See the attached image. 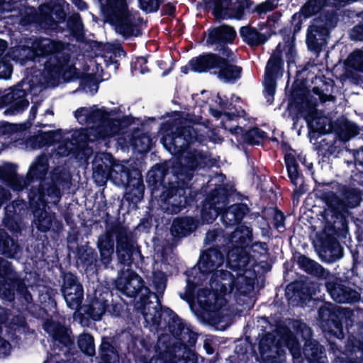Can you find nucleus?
<instances>
[{
  "label": "nucleus",
  "instance_id": "43",
  "mask_svg": "<svg viewBox=\"0 0 363 363\" xmlns=\"http://www.w3.org/2000/svg\"><path fill=\"white\" fill-rule=\"evenodd\" d=\"M296 257L298 267L308 274L324 280L329 277L330 272L315 261L301 253Z\"/></svg>",
  "mask_w": 363,
  "mask_h": 363
},
{
  "label": "nucleus",
  "instance_id": "3",
  "mask_svg": "<svg viewBox=\"0 0 363 363\" xmlns=\"http://www.w3.org/2000/svg\"><path fill=\"white\" fill-rule=\"evenodd\" d=\"M250 211L245 203L228 206L221 211V222L225 228L236 226L229 236V247L226 251L227 264L230 269L236 271L237 276L245 271L252 258V229L241 224L244 217Z\"/></svg>",
  "mask_w": 363,
  "mask_h": 363
},
{
  "label": "nucleus",
  "instance_id": "63",
  "mask_svg": "<svg viewBox=\"0 0 363 363\" xmlns=\"http://www.w3.org/2000/svg\"><path fill=\"white\" fill-rule=\"evenodd\" d=\"M89 143H92L89 128H80L72 134V144L77 147H86Z\"/></svg>",
  "mask_w": 363,
  "mask_h": 363
},
{
  "label": "nucleus",
  "instance_id": "28",
  "mask_svg": "<svg viewBox=\"0 0 363 363\" xmlns=\"http://www.w3.org/2000/svg\"><path fill=\"white\" fill-rule=\"evenodd\" d=\"M116 253L118 262L124 266L130 267L134 262V255L140 251L134 247L133 242L123 230H119L116 234Z\"/></svg>",
  "mask_w": 363,
  "mask_h": 363
},
{
  "label": "nucleus",
  "instance_id": "31",
  "mask_svg": "<svg viewBox=\"0 0 363 363\" xmlns=\"http://www.w3.org/2000/svg\"><path fill=\"white\" fill-rule=\"evenodd\" d=\"M317 106L318 104H315L303 113L298 114V119L303 118L308 129L313 133L320 135L331 133L329 129L330 123H328V119L323 117L322 113L317 109Z\"/></svg>",
  "mask_w": 363,
  "mask_h": 363
},
{
  "label": "nucleus",
  "instance_id": "15",
  "mask_svg": "<svg viewBox=\"0 0 363 363\" xmlns=\"http://www.w3.org/2000/svg\"><path fill=\"white\" fill-rule=\"evenodd\" d=\"M93 178L96 182H104L108 178H112L117 184L132 164L117 161L110 153H105L99 159L95 158L93 163Z\"/></svg>",
  "mask_w": 363,
  "mask_h": 363
},
{
  "label": "nucleus",
  "instance_id": "53",
  "mask_svg": "<svg viewBox=\"0 0 363 363\" xmlns=\"http://www.w3.org/2000/svg\"><path fill=\"white\" fill-rule=\"evenodd\" d=\"M321 199L327 206L331 216L340 213H348L343 201L334 191L323 192Z\"/></svg>",
  "mask_w": 363,
  "mask_h": 363
},
{
  "label": "nucleus",
  "instance_id": "62",
  "mask_svg": "<svg viewBox=\"0 0 363 363\" xmlns=\"http://www.w3.org/2000/svg\"><path fill=\"white\" fill-rule=\"evenodd\" d=\"M77 345L85 354L92 356L95 353L94 340L92 335L84 333L79 336Z\"/></svg>",
  "mask_w": 363,
  "mask_h": 363
},
{
  "label": "nucleus",
  "instance_id": "41",
  "mask_svg": "<svg viewBox=\"0 0 363 363\" xmlns=\"http://www.w3.org/2000/svg\"><path fill=\"white\" fill-rule=\"evenodd\" d=\"M74 117L79 121L82 117H84V121L107 123V125L111 126L114 121L109 118L110 113L104 107L90 110L86 107H80L74 112Z\"/></svg>",
  "mask_w": 363,
  "mask_h": 363
},
{
  "label": "nucleus",
  "instance_id": "12",
  "mask_svg": "<svg viewBox=\"0 0 363 363\" xmlns=\"http://www.w3.org/2000/svg\"><path fill=\"white\" fill-rule=\"evenodd\" d=\"M255 2L252 0H201L196 3V9L206 12L212 10L216 20H242L245 10H249Z\"/></svg>",
  "mask_w": 363,
  "mask_h": 363
},
{
  "label": "nucleus",
  "instance_id": "49",
  "mask_svg": "<svg viewBox=\"0 0 363 363\" xmlns=\"http://www.w3.org/2000/svg\"><path fill=\"white\" fill-rule=\"evenodd\" d=\"M284 65L282 49L281 43H279L267 62L264 77L277 79L279 74H282Z\"/></svg>",
  "mask_w": 363,
  "mask_h": 363
},
{
  "label": "nucleus",
  "instance_id": "56",
  "mask_svg": "<svg viewBox=\"0 0 363 363\" xmlns=\"http://www.w3.org/2000/svg\"><path fill=\"white\" fill-rule=\"evenodd\" d=\"M344 203L345 208H354L357 207L362 201V193L359 189L346 187L342 191Z\"/></svg>",
  "mask_w": 363,
  "mask_h": 363
},
{
  "label": "nucleus",
  "instance_id": "22",
  "mask_svg": "<svg viewBox=\"0 0 363 363\" xmlns=\"http://www.w3.org/2000/svg\"><path fill=\"white\" fill-rule=\"evenodd\" d=\"M20 200H14L7 204L4 209V216L0 229H6L14 237H19L23 228V219L21 213L17 211L21 206Z\"/></svg>",
  "mask_w": 363,
  "mask_h": 363
},
{
  "label": "nucleus",
  "instance_id": "45",
  "mask_svg": "<svg viewBox=\"0 0 363 363\" xmlns=\"http://www.w3.org/2000/svg\"><path fill=\"white\" fill-rule=\"evenodd\" d=\"M329 129L331 133L335 134L336 138L342 141H347L357 134V128L355 124L347 119H337L330 122Z\"/></svg>",
  "mask_w": 363,
  "mask_h": 363
},
{
  "label": "nucleus",
  "instance_id": "26",
  "mask_svg": "<svg viewBox=\"0 0 363 363\" xmlns=\"http://www.w3.org/2000/svg\"><path fill=\"white\" fill-rule=\"evenodd\" d=\"M312 295L311 288L301 281H292L285 289L286 298L292 306H304L311 300Z\"/></svg>",
  "mask_w": 363,
  "mask_h": 363
},
{
  "label": "nucleus",
  "instance_id": "19",
  "mask_svg": "<svg viewBox=\"0 0 363 363\" xmlns=\"http://www.w3.org/2000/svg\"><path fill=\"white\" fill-rule=\"evenodd\" d=\"M316 104L309 95L308 90L302 81L296 79L291 86L290 104L291 119L294 123L298 121V115L303 113L308 108Z\"/></svg>",
  "mask_w": 363,
  "mask_h": 363
},
{
  "label": "nucleus",
  "instance_id": "24",
  "mask_svg": "<svg viewBox=\"0 0 363 363\" xmlns=\"http://www.w3.org/2000/svg\"><path fill=\"white\" fill-rule=\"evenodd\" d=\"M31 201H28L30 208L34 216V223L38 230L43 233L48 231L52 223L51 216L46 211L48 202L43 200V196H36L32 192Z\"/></svg>",
  "mask_w": 363,
  "mask_h": 363
},
{
  "label": "nucleus",
  "instance_id": "64",
  "mask_svg": "<svg viewBox=\"0 0 363 363\" xmlns=\"http://www.w3.org/2000/svg\"><path fill=\"white\" fill-rule=\"evenodd\" d=\"M56 291L49 288L45 294L40 296L41 303L43 305V309L46 311L55 312L57 310V302L55 300Z\"/></svg>",
  "mask_w": 363,
  "mask_h": 363
},
{
  "label": "nucleus",
  "instance_id": "33",
  "mask_svg": "<svg viewBox=\"0 0 363 363\" xmlns=\"http://www.w3.org/2000/svg\"><path fill=\"white\" fill-rule=\"evenodd\" d=\"M242 72L243 69L241 66L221 56L214 76L224 83L235 84L241 79Z\"/></svg>",
  "mask_w": 363,
  "mask_h": 363
},
{
  "label": "nucleus",
  "instance_id": "18",
  "mask_svg": "<svg viewBox=\"0 0 363 363\" xmlns=\"http://www.w3.org/2000/svg\"><path fill=\"white\" fill-rule=\"evenodd\" d=\"M229 247V242L222 247L216 246L203 250L196 264V269L202 275H209L227 262L226 251ZM228 268V266L226 264Z\"/></svg>",
  "mask_w": 363,
  "mask_h": 363
},
{
  "label": "nucleus",
  "instance_id": "34",
  "mask_svg": "<svg viewBox=\"0 0 363 363\" xmlns=\"http://www.w3.org/2000/svg\"><path fill=\"white\" fill-rule=\"evenodd\" d=\"M96 360L97 363L120 362L119 352L113 337L108 336L102 337Z\"/></svg>",
  "mask_w": 363,
  "mask_h": 363
},
{
  "label": "nucleus",
  "instance_id": "25",
  "mask_svg": "<svg viewBox=\"0 0 363 363\" xmlns=\"http://www.w3.org/2000/svg\"><path fill=\"white\" fill-rule=\"evenodd\" d=\"M199 225V221L195 217L183 216L174 218L169 229L172 242L177 245L182 239L191 235Z\"/></svg>",
  "mask_w": 363,
  "mask_h": 363
},
{
  "label": "nucleus",
  "instance_id": "58",
  "mask_svg": "<svg viewBox=\"0 0 363 363\" xmlns=\"http://www.w3.org/2000/svg\"><path fill=\"white\" fill-rule=\"evenodd\" d=\"M132 145L139 153H147L151 149L152 139L148 133H142L133 136Z\"/></svg>",
  "mask_w": 363,
  "mask_h": 363
},
{
  "label": "nucleus",
  "instance_id": "47",
  "mask_svg": "<svg viewBox=\"0 0 363 363\" xmlns=\"http://www.w3.org/2000/svg\"><path fill=\"white\" fill-rule=\"evenodd\" d=\"M114 244V236L111 233H106L98 238L97 247L100 253V262L105 266H108L112 261Z\"/></svg>",
  "mask_w": 363,
  "mask_h": 363
},
{
  "label": "nucleus",
  "instance_id": "42",
  "mask_svg": "<svg viewBox=\"0 0 363 363\" xmlns=\"http://www.w3.org/2000/svg\"><path fill=\"white\" fill-rule=\"evenodd\" d=\"M303 354L308 363H328L325 349L316 340L304 342Z\"/></svg>",
  "mask_w": 363,
  "mask_h": 363
},
{
  "label": "nucleus",
  "instance_id": "48",
  "mask_svg": "<svg viewBox=\"0 0 363 363\" xmlns=\"http://www.w3.org/2000/svg\"><path fill=\"white\" fill-rule=\"evenodd\" d=\"M186 276V286L184 294H180V298L184 301H189L196 296L197 287L200 284V281L207 275L199 274L196 266L185 272Z\"/></svg>",
  "mask_w": 363,
  "mask_h": 363
},
{
  "label": "nucleus",
  "instance_id": "4",
  "mask_svg": "<svg viewBox=\"0 0 363 363\" xmlns=\"http://www.w3.org/2000/svg\"><path fill=\"white\" fill-rule=\"evenodd\" d=\"M173 165L167 162L155 164L147 172L146 182L151 196L160 203L164 212L177 214L192 207L194 196L185 194L179 179H174Z\"/></svg>",
  "mask_w": 363,
  "mask_h": 363
},
{
  "label": "nucleus",
  "instance_id": "37",
  "mask_svg": "<svg viewBox=\"0 0 363 363\" xmlns=\"http://www.w3.org/2000/svg\"><path fill=\"white\" fill-rule=\"evenodd\" d=\"M230 132L232 135L240 137V139H238V141L249 145H259L263 140L267 138V133L257 126L245 130L244 128L236 125L230 128Z\"/></svg>",
  "mask_w": 363,
  "mask_h": 363
},
{
  "label": "nucleus",
  "instance_id": "11",
  "mask_svg": "<svg viewBox=\"0 0 363 363\" xmlns=\"http://www.w3.org/2000/svg\"><path fill=\"white\" fill-rule=\"evenodd\" d=\"M103 13L108 23L116 27L118 32L128 38L140 33L135 16L129 11L126 0H106Z\"/></svg>",
  "mask_w": 363,
  "mask_h": 363
},
{
  "label": "nucleus",
  "instance_id": "27",
  "mask_svg": "<svg viewBox=\"0 0 363 363\" xmlns=\"http://www.w3.org/2000/svg\"><path fill=\"white\" fill-rule=\"evenodd\" d=\"M209 285L216 296H225L237 286V278L227 270L216 269L211 273Z\"/></svg>",
  "mask_w": 363,
  "mask_h": 363
},
{
  "label": "nucleus",
  "instance_id": "50",
  "mask_svg": "<svg viewBox=\"0 0 363 363\" xmlns=\"http://www.w3.org/2000/svg\"><path fill=\"white\" fill-rule=\"evenodd\" d=\"M233 191L232 187H229L227 185H220L212 190L205 199L211 203H215L216 206L220 207V210H223L228 206L230 197L233 194Z\"/></svg>",
  "mask_w": 363,
  "mask_h": 363
},
{
  "label": "nucleus",
  "instance_id": "36",
  "mask_svg": "<svg viewBox=\"0 0 363 363\" xmlns=\"http://www.w3.org/2000/svg\"><path fill=\"white\" fill-rule=\"evenodd\" d=\"M108 306V300L104 296V294L100 293L97 296L96 293L89 303L84 306L83 309L84 313L79 314L81 321H82L84 315L87 316V318H91L93 320H100Z\"/></svg>",
  "mask_w": 363,
  "mask_h": 363
},
{
  "label": "nucleus",
  "instance_id": "10",
  "mask_svg": "<svg viewBox=\"0 0 363 363\" xmlns=\"http://www.w3.org/2000/svg\"><path fill=\"white\" fill-rule=\"evenodd\" d=\"M16 294L27 303L33 301L25 279L15 270L11 262L0 258V296L11 302L14 301Z\"/></svg>",
  "mask_w": 363,
  "mask_h": 363
},
{
  "label": "nucleus",
  "instance_id": "5",
  "mask_svg": "<svg viewBox=\"0 0 363 363\" xmlns=\"http://www.w3.org/2000/svg\"><path fill=\"white\" fill-rule=\"evenodd\" d=\"M318 317L328 333L340 341L345 337V331L348 334L342 355L334 358L333 363H363V342L354 335L352 330L353 311L328 304L319 308Z\"/></svg>",
  "mask_w": 363,
  "mask_h": 363
},
{
  "label": "nucleus",
  "instance_id": "7",
  "mask_svg": "<svg viewBox=\"0 0 363 363\" xmlns=\"http://www.w3.org/2000/svg\"><path fill=\"white\" fill-rule=\"evenodd\" d=\"M184 157H177V161L172 163L174 169V179H179L180 185L184 187L186 196L190 193L194 196L193 206H198V202L203 197L201 190L196 189L190 184L194 172L204 168L208 164L207 155L201 150L196 149L186 150Z\"/></svg>",
  "mask_w": 363,
  "mask_h": 363
},
{
  "label": "nucleus",
  "instance_id": "6",
  "mask_svg": "<svg viewBox=\"0 0 363 363\" xmlns=\"http://www.w3.org/2000/svg\"><path fill=\"white\" fill-rule=\"evenodd\" d=\"M41 54L47 57L44 63V72L50 80L62 79L69 82L79 79L80 72L71 62V53L65 49L62 42L53 41L40 48Z\"/></svg>",
  "mask_w": 363,
  "mask_h": 363
},
{
  "label": "nucleus",
  "instance_id": "16",
  "mask_svg": "<svg viewBox=\"0 0 363 363\" xmlns=\"http://www.w3.org/2000/svg\"><path fill=\"white\" fill-rule=\"evenodd\" d=\"M324 285L331 298L338 303H356L360 300V294L352 287L347 279L335 277L330 273L325 279Z\"/></svg>",
  "mask_w": 363,
  "mask_h": 363
},
{
  "label": "nucleus",
  "instance_id": "38",
  "mask_svg": "<svg viewBox=\"0 0 363 363\" xmlns=\"http://www.w3.org/2000/svg\"><path fill=\"white\" fill-rule=\"evenodd\" d=\"M17 165L6 162L0 166V181L15 191L23 190V177L17 174Z\"/></svg>",
  "mask_w": 363,
  "mask_h": 363
},
{
  "label": "nucleus",
  "instance_id": "2",
  "mask_svg": "<svg viewBox=\"0 0 363 363\" xmlns=\"http://www.w3.org/2000/svg\"><path fill=\"white\" fill-rule=\"evenodd\" d=\"M158 318L156 323L160 324L161 319H164L177 342L167 335L160 337L155 348L157 359L160 363H198L197 354L191 349L197 341L196 333L169 308L163 309Z\"/></svg>",
  "mask_w": 363,
  "mask_h": 363
},
{
  "label": "nucleus",
  "instance_id": "13",
  "mask_svg": "<svg viewBox=\"0 0 363 363\" xmlns=\"http://www.w3.org/2000/svg\"><path fill=\"white\" fill-rule=\"evenodd\" d=\"M282 330L288 331V328H277L272 332L263 330L262 336L259 334L258 351L261 359L264 363H281L285 355V350L282 338Z\"/></svg>",
  "mask_w": 363,
  "mask_h": 363
},
{
  "label": "nucleus",
  "instance_id": "30",
  "mask_svg": "<svg viewBox=\"0 0 363 363\" xmlns=\"http://www.w3.org/2000/svg\"><path fill=\"white\" fill-rule=\"evenodd\" d=\"M49 167V160L46 155L41 154L37 156L30 165L26 177H23V189H28L35 181L40 182V184L43 183L45 181Z\"/></svg>",
  "mask_w": 363,
  "mask_h": 363
},
{
  "label": "nucleus",
  "instance_id": "44",
  "mask_svg": "<svg viewBox=\"0 0 363 363\" xmlns=\"http://www.w3.org/2000/svg\"><path fill=\"white\" fill-rule=\"evenodd\" d=\"M348 213H340L331 216V221L327 220L324 230L338 238H346L349 233Z\"/></svg>",
  "mask_w": 363,
  "mask_h": 363
},
{
  "label": "nucleus",
  "instance_id": "51",
  "mask_svg": "<svg viewBox=\"0 0 363 363\" xmlns=\"http://www.w3.org/2000/svg\"><path fill=\"white\" fill-rule=\"evenodd\" d=\"M77 259L86 269H93L98 265V254L94 249L90 247H77Z\"/></svg>",
  "mask_w": 363,
  "mask_h": 363
},
{
  "label": "nucleus",
  "instance_id": "1",
  "mask_svg": "<svg viewBox=\"0 0 363 363\" xmlns=\"http://www.w3.org/2000/svg\"><path fill=\"white\" fill-rule=\"evenodd\" d=\"M313 16L315 17L306 30V44L309 51L318 55L328 44L332 31L337 26L340 18L335 9L323 10L317 0H308L298 12L292 15L289 25L281 29H289V37L296 38L303 22Z\"/></svg>",
  "mask_w": 363,
  "mask_h": 363
},
{
  "label": "nucleus",
  "instance_id": "17",
  "mask_svg": "<svg viewBox=\"0 0 363 363\" xmlns=\"http://www.w3.org/2000/svg\"><path fill=\"white\" fill-rule=\"evenodd\" d=\"M121 177L122 179L117 184L125 188L123 200L127 201L129 206H136L143 199L145 192L141 171L132 165L125 175Z\"/></svg>",
  "mask_w": 363,
  "mask_h": 363
},
{
  "label": "nucleus",
  "instance_id": "61",
  "mask_svg": "<svg viewBox=\"0 0 363 363\" xmlns=\"http://www.w3.org/2000/svg\"><path fill=\"white\" fill-rule=\"evenodd\" d=\"M60 135V130L40 131L38 136L33 138V141L37 143L39 147L49 146L56 143L57 137Z\"/></svg>",
  "mask_w": 363,
  "mask_h": 363
},
{
  "label": "nucleus",
  "instance_id": "8",
  "mask_svg": "<svg viewBox=\"0 0 363 363\" xmlns=\"http://www.w3.org/2000/svg\"><path fill=\"white\" fill-rule=\"evenodd\" d=\"M114 286L117 291L128 298H135L139 296L135 307L144 316L147 315L148 306L152 303L150 298L152 295L157 297V294L145 286L143 279L139 274L132 269L121 270L114 281Z\"/></svg>",
  "mask_w": 363,
  "mask_h": 363
},
{
  "label": "nucleus",
  "instance_id": "55",
  "mask_svg": "<svg viewBox=\"0 0 363 363\" xmlns=\"http://www.w3.org/2000/svg\"><path fill=\"white\" fill-rule=\"evenodd\" d=\"M279 33L284 43V49H286V60L288 65L290 66L291 64L295 63V59L296 57V39L294 36L289 37V29H280Z\"/></svg>",
  "mask_w": 363,
  "mask_h": 363
},
{
  "label": "nucleus",
  "instance_id": "39",
  "mask_svg": "<svg viewBox=\"0 0 363 363\" xmlns=\"http://www.w3.org/2000/svg\"><path fill=\"white\" fill-rule=\"evenodd\" d=\"M239 33L242 41L251 48L265 44L272 35L270 31L262 33L250 25L240 27Z\"/></svg>",
  "mask_w": 363,
  "mask_h": 363
},
{
  "label": "nucleus",
  "instance_id": "21",
  "mask_svg": "<svg viewBox=\"0 0 363 363\" xmlns=\"http://www.w3.org/2000/svg\"><path fill=\"white\" fill-rule=\"evenodd\" d=\"M43 329L52 337L53 347H59L60 350L63 348L70 350L74 347V340L71 336L72 331L64 325L52 320H47L43 324Z\"/></svg>",
  "mask_w": 363,
  "mask_h": 363
},
{
  "label": "nucleus",
  "instance_id": "35",
  "mask_svg": "<svg viewBox=\"0 0 363 363\" xmlns=\"http://www.w3.org/2000/svg\"><path fill=\"white\" fill-rule=\"evenodd\" d=\"M236 36L237 33L234 28L228 25L210 28L208 29L206 44L208 45L231 44Z\"/></svg>",
  "mask_w": 363,
  "mask_h": 363
},
{
  "label": "nucleus",
  "instance_id": "29",
  "mask_svg": "<svg viewBox=\"0 0 363 363\" xmlns=\"http://www.w3.org/2000/svg\"><path fill=\"white\" fill-rule=\"evenodd\" d=\"M221 55L211 52H203L189 60L191 71L195 73H208L214 75L218 69Z\"/></svg>",
  "mask_w": 363,
  "mask_h": 363
},
{
  "label": "nucleus",
  "instance_id": "14",
  "mask_svg": "<svg viewBox=\"0 0 363 363\" xmlns=\"http://www.w3.org/2000/svg\"><path fill=\"white\" fill-rule=\"evenodd\" d=\"M60 291L68 308L79 311L84 301V286L76 273L60 268Z\"/></svg>",
  "mask_w": 363,
  "mask_h": 363
},
{
  "label": "nucleus",
  "instance_id": "57",
  "mask_svg": "<svg viewBox=\"0 0 363 363\" xmlns=\"http://www.w3.org/2000/svg\"><path fill=\"white\" fill-rule=\"evenodd\" d=\"M345 66L357 72L363 73V47L350 52L345 60Z\"/></svg>",
  "mask_w": 363,
  "mask_h": 363
},
{
  "label": "nucleus",
  "instance_id": "40",
  "mask_svg": "<svg viewBox=\"0 0 363 363\" xmlns=\"http://www.w3.org/2000/svg\"><path fill=\"white\" fill-rule=\"evenodd\" d=\"M61 186L52 182H44L42 184H39L38 186H31L28 193V201H31L32 194L33 192L36 196H43V200L48 202L46 197H49L53 203L58 202L62 197Z\"/></svg>",
  "mask_w": 363,
  "mask_h": 363
},
{
  "label": "nucleus",
  "instance_id": "54",
  "mask_svg": "<svg viewBox=\"0 0 363 363\" xmlns=\"http://www.w3.org/2000/svg\"><path fill=\"white\" fill-rule=\"evenodd\" d=\"M202 206L201 209V218L203 223H212L216 218L221 217L220 207L215 205V203L210 202L204 199L201 201Z\"/></svg>",
  "mask_w": 363,
  "mask_h": 363
},
{
  "label": "nucleus",
  "instance_id": "20",
  "mask_svg": "<svg viewBox=\"0 0 363 363\" xmlns=\"http://www.w3.org/2000/svg\"><path fill=\"white\" fill-rule=\"evenodd\" d=\"M26 96L27 92L23 89V85L18 84L0 96V108L7 107L6 112L10 114L21 113L29 106Z\"/></svg>",
  "mask_w": 363,
  "mask_h": 363
},
{
  "label": "nucleus",
  "instance_id": "23",
  "mask_svg": "<svg viewBox=\"0 0 363 363\" xmlns=\"http://www.w3.org/2000/svg\"><path fill=\"white\" fill-rule=\"evenodd\" d=\"M288 177L291 183L296 186L292 193V198L298 200L306 189L304 185V177L298 162L293 153H286L284 157Z\"/></svg>",
  "mask_w": 363,
  "mask_h": 363
},
{
  "label": "nucleus",
  "instance_id": "9",
  "mask_svg": "<svg viewBox=\"0 0 363 363\" xmlns=\"http://www.w3.org/2000/svg\"><path fill=\"white\" fill-rule=\"evenodd\" d=\"M164 128L170 130L161 138V143L166 150L177 157H181L190 145L198 140L199 132L191 125L186 124V119L166 122Z\"/></svg>",
  "mask_w": 363,
  "mask_h": 363
},
{
  "label": "nucleus",
  "instance_id": "32",
  "mask_svg": "<svg viewBox=\"0 0 363 363\" xmlns=\"http://www.w3.org/2000/svg\"><path fill=\"white\" fill-rule=\"evenodd\" d=\"M335 235L323 230L318 235L320 252L325 257H329V262H334L342 257V248Z\"/></svg>",
  "mask_w": 363,
  "mask_h": 363
},
{
  "label": "nucleus",
  "instance_id": "52",
  "mask_svg": "<svg viewBox=\"0 0 363 363\" xmlns=\"http://www.w3.org/2000/svg\"><path fill=\"white\" fill-rule=\"evenodd\" d=\"M318 155L320 157L321 161L325 163H330V157H338L343 152V148L340 145H336L335 142L329 143L325 139L320 143L317 148Z\"/></svg>",
  "mask_w": 363,
  "mask_h": 363
},
{
  "label": "nucleus",
  "instance_id": "46",
  "mask_svg": "<svg viewBox=\"0 0 363 363\" xmlns=\"http://www.w3.org/2000/svg\"><path fill=\"white\" fill-rule=\"evenodd\" d=\"M18 238L9 234L6 229H0V255L7 258H14L21 251Z\"/></svg>",
  "mask_w": 363,
  "mask_h": 363
},
{
  "label": "nucleus",
  "instance_id": "59",
  "mask_svg": "<svg viewBox=\"0 0 363 363\" xmlns=\"http://www.w3.org/2000/svg\"><path fill=\"white\" fill-rule=\"evenodd\" d=\"M321 85L315 86L312 89L313 93L319 97L321 102L325 103L330 100L333 96L329 93L332 91L333 81L328 82L326 80L320 79Z\"/></svg>",
  "mask_w": 363,
  "mask_h": 363
},
{
  "label": "nucleus",
  "instance_id": "60",
  "mask_svg": "<svg viewBox=\"0 0 363 363\" xmlns=\"http://www.w3.org/2000/svg\"><path fill=\"white\" fill-rule=\"evenodd\" d=\"M71 177L64 168L55 167L50 172V181L60 186L63 189L68 186L70 183Z\"/></svg>",
  "mask_w": 363,
  "mask_h": 363
}]
</instances>
